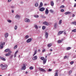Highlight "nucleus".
<instances>
[{"instance_id": "54", "label": "nucleus", "mask_w": 76, "mask_h": 76, "mask_svg": "<svg viewBox=\"0 0 76 76\" xmlns=\"http://www.w3.org/2000/svg\"><path fill=\"white\" fill-rule=\"evenodd\" d=\"M50 71H51V69H49L48 70V71L49 72H50Z\"/></svg>"}, {"instance_id": "29", "label": "nucleus", "mask_w": 76, "mask_h": 76, "mask_svg": "<svg viewBox=\"0 0 76 76\" xmlns=\"http://www.w3.org/2000/svg\"><path fill=\"white\" fill-rule=\"evenodd\" d=\"M34 17L35 18H38L39 17V15H34Z\"/></svg>"}, {"instance_id": "39", "label": "nucleus", "mask_w": 76, "mask_h": 76, "mask_svg": "<svg viewBox=\"0 0 76 76\" xmlns=\"http://www.w3.org/2000/svg\"><path fill=\"white\" fill-rule=\"evenodd\" d=\"M9 51V52H8V54L10 56V54L12 53V51L10 50V51Z\"/></svg>"}, {"instance_id": "44", "label": "nucleus", "mask_w": 76, "mask_h": 76, "mask_svg": "<svg viewBox=\"0 0 76 76\" xmlns=\"http://www.w3.org/2000/svg\"><path fill=\"white\" fill-rule=\"evenodd\" d=\"M76 31V29H75L72 30V32H75Z\"/></svg>"}, {"instance_id": "6", "label": "nucleus", "mask_w": 76, "mask_h": 76, "mask_svg": "<svg viewBox=\"0 0 76 76\" xmlns=\"http://www.w3.org/2000/svg\"><path fill=\"white\" fill-rule=\"evenodd\" d=\"M24 22L28 23L30 22V20L29 19L26 18L24 20Z\"/></svg>"}, {"instance_id": "11", "label": "nucleus", "mask_w": 76, "mask_h": 76, "mask_svg": "<svg viewBox=\"0 0 76 76\" xmlns=\"http://www.w3.org/2000/svg\"><path fill=\"white\" fill-rule=\"evenodd\" d=\"M0 59H1L3 61H6V58L0 56Z\"/></svg>"}, {"instance_id": "36", "label": "nucleus", "mask_w": 76, "mask_h": 76, "mask_svg": "<svg viewBox=\"0 0 76 76\" xmlns=\"http://www.w3.org/2000/svg\"><path fill=\"white\" fill-rule=\"evenodd\" d=\"M17 47H18V46H17V45H16L14 46V48L15 50V49H16V48H17Z\"/></svg>"}, {"instance_id": "34", "label": "nucleus", "mask_w": 76, "mask_h": 76, "mask_svg": "<svg viewBox=\"0 0 76 76\" xmlns=\"http://www.w3.org/2000/svg\"><path fill=\"white\" fill-rule=\"evenodd\" d=\"M72 24H74V25H76V21H74V22L72 23Z\"/></svg>"}, {"instance_id": "45", "label": "nucleus", "mask_w": 76, "mask_h": 76, "mask_svg": "<svg viewBox=\"0 0 76 76\" xmlns=\"http://www.w3.org/2000/svg\"><path fill=\"white\" fill-rule=\"evenodd\" d=\"M64 11V10L63 9H62L61 10V12H63Z\"/></svg>"}, {"instance_id": "28", "label": "nucleus", "mask_w": 76, "mask_h": 76, "mask_svg": "<svg viewBox=\"0 0 76 76\" xmlns=\"http://www.w3.org/2000/svg\"><path fill=\"white\" fill-rule=\"evenodd\" d=\"M71 49V48L70 47H68L66 48V50L68 51V50H70Z\"/></svg>"}, {"instance_id": "56", "label": "nucleus", "mask_w": 76, "mask_h": 76, "mask_svg": "<svg viewBox=\"0 0 76 76\" xmlns=\"http://www.w3.org/2000/svg\"><path fill=\"white\" fill-rule=\"evenodd\" d=\"M76 3L75 4V5L74 6V7H76Z\"/></svg>"}, {"instance_id": "25", "label": "nucleus", "mask_w": 76, "mask_h": 76, "mask_svg": "<svg viewBox=\"0 0 76 76\" xmlns=\"http://www.w3.org/2000/svg\"><path fill=\"white\" fill-rule=\"evenodd\" d=\"M35 5L36 7H38V3L37 2H36L35 3Z\"/></svg>"}, {"instance_id": "50", "label": "nucleus", "mask_w": 76, "mask_h": 76, "mask_svg": "<svg viewBox=\"0 0 76 76\" xmlns=\"http://www.w3.org/2000/svg\"><path fill=\"white\" fill-rule=\"evenodd\" d=\"M16 54H16V53H15V54H14V57H16Z\"/></svg>"}, {"instance_id": "38", "label": "nucleus", "mask_w": 76, "mask_h": 76, "mask_svg": "<svg viewBox=\"0 0 76 76\" xmlns=\"http://www.w3.org/2000/svg\"><path fill=\"white\" fill-rule=\"evenodd\" d=\"M7 21L8 22H10V23H11L12 22V20H7Z\"/></svg>"}, {"instance_id": "22", "label": "nucleus", "mask_w": 76, "mask_h": 76, "mask_svg": "<svg viewBox=\"0 0 76 76\" xmlns=\"http://www.w3.org/2000/svg\"><path fill=\"white\" fill-rule=\"evenodd\" d=\"M69 14H70V12H66L65 13V15H69Z\"/></svg>"}, {"instance_id": "43", "label": "nucleus", "mask_w": 76, "mask_h": 76, "mask_svg": "<svg viewBox=\"0 0 76 76\" xmlns=\"http://www.w3.org/2000/svg\"><path fill=\"white\" fill-rule=\"evenodd\" d=\"M72 70H70L69 71V74H71V73H72Z\"/></svg>"}, {"instance_id": "51", "label": "nucleus", "mask_w": 76, "mask_h": 76, "mask_svg": "<svg viewBox=\"0 0 76 76\" xmlns=\"http://www.w3.org/2000/svg\"><path fill=\"white\" fill-rule=\"evenodd\" d=\"M12 0H8V2H10Z\"/></svg>"}, {"instance_id": "19", "label": "nucleus", "mask_w": 76, "mask_h": 76, "mask_svg": "<svg viewBox=\"0 0 76 76\" xmlns=\"http://www.w3.org/2000/svg\"><path fill=\"white\" fill-rule=\"evenodd\" d=\"M15 18H20V16L18 15H17L15 16Z\"/></svg>"}, {"instance_id": "31", "label": "nucleus", "mask_w": 76, "mask_h": 76, "mask_svg": "<svg viewBox=\"0 0 76 76\" xmlns=\"http://www.w3.org/2000/svg\"><path fill=\"white\" fill-rule=\"evenodd\" d=\"M61 40H59L58 41V44H60L61 42Z\"/></svg>"}, {"instance_id": "30", "label": "nucleus", "mask_w": 76, "mask_h": 76, "mask_svg": "<svg viewBox=\"0 0 76 76\" xmlns=\"http://www.w3.org/2000/svg\"><path fill=\"white\" fill-rule=\"evenodd\" d=\"M62 22V20H60L59 22V24L60 25H61Z\"/></svg>"}, {"instance_id": "7", "label": "nucleus", "mask_w": 76, "mask_h": 76, "mask_svg": "<svg viewBox=\"0 0 76 76\" xmlns=\"http://www.w3.org/2000/svg\"><path fill=\"white\" fill-rule=\"evenodd\" d=\"M9 36V33L7 32L5 33L4 34V37L5 38H7Z\"/></svg>"}, {"instance_id": "21", "label": "nucleus", "mask_w": 76, "mask_h": 76, "mask_svg": "<svg viewBox=\"0 0 76 76\" xmlns=\"http://www.w3.org/2000/svg\"><path fill=\"white\" fill-rule=\"evenodd\" d=\"M46 61H47V59H44L43 61V64H45L46 63Z\"/></svg>"}, {"instance_id": "49", "label": "nucleus", "mask_w": 76, "mask_h": 76, "mask_svg": "<svg viewBox=\"0 0 76 76\" xmlns=\"http://www.w3.org/2000/svg\"><path fill=\"white\" fill-rule=\"evenodd\" d=\"M18 53V50H17L15 53V54H17V53Z\"/></svg>"}, {"instance_id": "33", "label": "nucleus", "mask_w": 76, "mask_h": 76, "mask_svg": "<svg viewBox=\"0 0 76 76\" xmlns=\"http://www.w3.org/2000/svg\"><path fill=\"white\" fill-rule=\"evenodd\" d=\"M15 29L16 30L18 29V26H15L14 27Z\"/></svg>"}, {"instance_id": "60", "label": "nucleus", "mask_w": 76, "mask_h": 76, "mask_svg": "<svg viewBox=\"0 0 76 76\" xmlns=\"http://www.w3.org/2000/svg\"><path fill=\"white\" fill-rule=\"evenodd\" d=\"M12 13H13V12H14V10H12Z\"/></svg>"}, {"instance_id": "62", "label": "nucleus", "mask_w": 76, "mask_h": 76, "mask_svg": "<svg viewBox=\"0 0 76 76\" xmlns=\"http://www.w3.org/2000/svg\"><path fill=\"white\" fill-rule=\"evenodd\" d=\"M50 55H51V53H50V54H49L48 55V56H50Z\"/></svg>"}, {"instance_id": "32", "label": "nucleus", "mask_w": 76, "mask_h": 76, "mask_svg": "<svg viewBox=\"0 0 76 76\" xmlns=\"http://www.w3.org/2000/svg\"><path fill=\"white\" fill-rule=\"evenodd\" d=\"M49 11L50 13H53L54 12V11L53 10H49Z\"/></svg>"}, {"instance_id": "20", "label": "nucleus", "mask_w": 76, "mask_h": 76, "mask_svg": "<svg viewBox=\"0 0 76 76\" xmlns=\"http://www.w3.org/2000/svg\"><path fill=\"white\" fill-rule=\"evenodd\" d=\"M10 50L9 49H5L4 50L5 52H8V51H10Z\"/></svg>"}, {"instance_id": "47", "label": "nucleus", "mask_w": 76, "mask_h": 76, "mask_svg": "<svg viewBox=\"0 0 76 76\" xmlns=\"http://www.w3.org/2000/svg\"><path fill=\"white\" fill-rule=\"evenodd\" d=\"M9 55L8 54H5V56H6V57L7 56H9Z\"/></svg>"}, {"instance_id": "42", "label": "nucleus", "mask_w": 76, "mask_h": 76, "mask_svg": "<svg viewBox=\"0 0 76 76\" xmlns=\"http://www.w3.org/2000/svg\"><path fill=\"white\" fill-rule=\"evenodd\" d=\"M73 63H74V62H73V61H71L70 62V64H71V65L73 64Z\"/></svg>"}, {"instance_id": "52", "label": "nucleus", "mask_w": 76, "mask_h": 76, "mask_svg": "<svg viewBox=\"0 0 76 76\" xmlns=\"http://www.w3.org/2000/svg\"><path fill=\"white\" fill-rule=\"evenodd\" d=\"M45 50L44 49L42 50V52H45Z\"/></svg>"}, {"instance_id": "5", "label": "nucleus", "mask_w": 76, "mask_h": 76, "mask_svg": "<svg viewBox=\"0 0 76 76\" xmlns=\"http://www.w3.org/2000/svg\"><path fill=\"white\" fill-rule=\"evenodd\" d=\"M5 44V42H3L2 43L0 46V47L1 49H2L3 48V45H4Z\"/></svg>"}, {"instance_id": "23", "label": "nucleus", "mask_w": 76, "mask_h": 76, "mask_svg": "<svg viewBox=\"0 0 76 76\" xmlns=\"http://www.w3.org/2000/svg\"><path fill=\"white\" fill-rule=\"evenodd\" d=\"M56 72L55 73V76H58V70H56Z\"/></svg>"}, {"instance_id": "14", "label": "nucleus", "mask_w": 76, "mask_h": 76, "mask_svg": "<svg viewBox=\"0 0 76 76\" xmlns=\"http://www.w3.org/2000/svg\"><path fill=\"white\" fill-rule=\"evenodd\" d=\"M31 41H32V39H28L27 40L26 42H31Z\"/></svg>"}, {"instance_id": "63", "label": "nucleus", "mask_w": 76, "mask_h": 76, "mask_svg": "<svg viewBox=\"0 0 76 76\" xmlns=\"http://www.w3.org/2000/svg\"><path fill=\"white\" fill-rule=\"evenodd\" d=\"M38 51L39 52H40V51H41V50H40V49H39L38 50Z\"/></svg>"}, {"instance_id": "4", "label": "nucleus", "mask_w": 76, "mask_h": 76, "mask_svg": "<svg viewBox=\"0 0 76 76\" xmlns=\"http://www.w3.org/2000/svg\"><path fill=\"white\" fill-rule=\"evenodd\" d=\"M39 70L40 71H41V72H46V71L45 69L41 68H39Z\"/></svg>"}, {"instance_id": "57", "label": "nucleus", "mask_w": 76, "mask_h": 76, "mask_svg": "<svg viewBox=\"0 0 76 76\" xmlns=\"http://www.w3.org/2000/svg\"><path fill=\"white\" fill-rule=\"evenodd\" d=\"M72 17H75V14H73L72 15Z\"/></svg>"}, {"instance_id": "24", "label": "nucleus", "mask_w": 76, "mask_h": 76, "mask_svg": "<svg viewBox=\"0 0 76 76\" xmlns=\"http://www.w3.org/2000/svg\"><path fill=\"white\" fill-rule=\"evenodd\" d=\"M52 45H53V44L52 43H49L48 45V47H50L52 46Z\"/></svg>"}, {"instance_id": "17", "label": "nucleus", "mask_w": 76, "mask_h": 76, "mask_svg": "<svg viewBox=\"0 0 76 76\" xmlns=\"http://www.w3.org/2000/svg\"><path fill=\"white\" fill-rule=\"evenodd\" d=\"M42 5H43L42 3V2H40V5L39 7V8H40V7H41L42 6Z\"/></svg>"}, {"instance_id": "59", "label": "nucleus", "mask_w": 76, "mask_h": 76, "mask_svg": "<svg viewBox=\"0 0 76 76\" xmlns=\"http://www.w3.org/2000/svg\"><path fill=\"white\" fill-rule=\"evenodd\" d=\"M64 34L65 35H66V32L64 31Z\"/></svg>"}, {"instance_id": "48", "label": "nucleus", "mask_w": 76, "mask_h": 76, "mask_svg": "<svg viewBox=\"0 0 76 76\" xmlns=\"http://www.w3.org/2000/svg\"><path fill=\"white\" fill-rule=\"evenodd\" d=\"M13 55H11L10 57V59H12V57H13Z\"/></svg>"}, {"instance_id": "40", "label": "nucleus", "mask_w": 76, "mask_h": 76, "mask_svg": "<svg viewBox=\"0 0 76 76\" xmlns=\"http://www.w3.org/2000/svg\"><path fill=\"white\" fill-rule=\"evenodd\" d=\"M45 28V26H43L42 27V29H43V30H44Z\"/></svg>"}, {"instance_id": "55", "label": "nucleus", "mask_w": 76, "mask_h": 76, "mask_svg": "<svg viewBox=\"0 0 76 76\" xmlns=\"http://www.w3.org/2000/svg\"><path fill=\"white\" fill-rule=\"evenodd\" d=\"M47 56H46L45 57V60H47Z\"/></svg>"}, {"instance_id": "58", "label": "nucleus", "mask_w": 76, "mask_h": 76, "mask_svg": "<svg viewBox=\"0 0 76 76\" xmlns=\"http://www.w3.org/2000/svg\"><path fill=\"white\" fill-rule=\"evenodd\" d=\"M50 51H53V50H52V49H50Z\"/></svg>"}, {"instance_id": "41", "label": "nucleus", "mask_w": 76, "mask_h": 76, "mask_svg": "<svg viewBox=\"0 0 76 76\" xmlns=\"http://www.w3.org/2000/svg\"><path fill=\"white\" fill-rule=\"evenodd\" d=\"M64 5L61 6L60 7V8H61V9L62 8H64Z\"/></svg>"}, {"instance_id": "53", "label": "nucleus", "mask_w": 76, "mask_h": 76, "mask_svg": "<svg viewBox=\"0 0 76 76\" xmlns=\"http://www.w3.org/2000/svg\"><path fill=\"white\" fill-rule=\"evenodd\" d=\"M66 57H67V56H64V58L65 59V58H66Z\"/></svg>"}, {"instance_id": "10", "label": "nucleus", "mask_w": 76, "mask_h": 76, "mask_svg": "<svg viewBox=\"0 0 76 76\" xmlns=\"http://www.w3.org/2000/svg\"><path fill=\"white\" fill-rule=\"evenodd\" d=\"M33 60H37V56H34L32 58Z\"/></svg>"}, {"instance_id": "61", "label": "nucleus", "mask_w": 76, "mask_h": 76, "mask_svg": "<svg viewBox=\"0 0 76 76\" xmlns=\"http://www.w3.org/2000/svg\"><path fill=\"white\" fill-rule=\"evenodd\" d=\"M21 4H23V2L22 1L21 2Z\"/></svg>"}, {"instance_id": "26", "label": "nucleus", "mask_w": 76, "mask_h": 76, "mask_svg": "<svg viewBox=\"0 0 76 76\" xmlns=\"http://www.w3.org/2000/svg\"><path fill=\"white\" fill-rule=\"evenodd\" d=\"M37 50H35L34 52V54L33 55V56H34L35 54H37Z\"/></svg>"}, {"instance_id": "16", "label": "nucleus", "mask_w": 76, "mask_h": 76, "mask_svg": "<svg viewBox=\"0 0 76 76\" xmlns=\"http://www.w3.org/2000/svg\"><path fill=\"white\" fill-rule=\"evenodd\" d=\"M57 23H55V24L54 25V28H56L57 27Z\"/></svg>"}, {"instance_id": "9", "label": "nucleus", "mask_w": 76, "mask_h": 76, "mask_svg": "<svg viewBox=\"0 0 76 76\" xmlns=\"http://www.w3.org/2000/svg\"><path fill=\"white\" fill-rule=\"evenodd\" d=\"M64 32V31H59L58 33V35H60V34H62Z\"/></svg>"}, {"instance_id": "15", "label": "nucleus", "mask_w": 76, "mask_h": 76, "mask_svg": "<svg viewBox=\"0 0 76 76\" xmlns=\"http://www.w3.org/2000/svg\"><path fill=\"white\" fill-rule=\"evenodd\" d=\"M39 58V59H40V60H44V57L42 56H40Z\"/></svg>"}, {"instance_id": "64", "label": "nucleus", "mask_w": 76, "mask_h": 76, "mask_svg": "<svg viewBox=\"0 0 76 76\" xmlns=\"http://www.w3.org/2000/svg\"><path fill=\"white\" fill-rule=\"evenodd\" d=\"M61 42H62V41H63V39H61Z\"/></svg>"}, {"instance_id": "1", "label": "nucleus", "mask_w": 76, "mask_h": 76, "mask_svg": "<svg viewBox=\"0 0 76 76\" xmlns=\"http://www.w3.org/2000/svg\"><path fill=\"white\" fill-rule=\"evenodd\" d=\"M0 66L1 67V69L2 70H6L7 69V64H1L0 65Z\"/></svg>"}, {"instance_id": "2", "label": "nucleus", "mask_w": 76, "mask_h": 76, "mask_svg": "<svg viewBox=\"0 0 76 76\" xmlns=\"http://www.w3.org/2000/svg\"><path fill=\"white\" fill-rule=\"evenodd\" d=\"M42 24L46 25V26H48L49 23L47 21H45L42 23Z\"/></svg>"}, {"instance_id": "18", "label": "nucleus", "mask_w": 76, "mask_h": 76, "mask_svg": "<svg viewBox=\"0 0 76 76\" xmlns=\"http://www.w3.org/2000/svg\"><path fill=\"white\" fill-rule=\"evenodd\" d=\"M50 4L51 6H54V2H53V1H51L50 2Z\"/></svg>"}, {"instance_id": "13", "label": "nucleus", "mask_w": 76, "mask_h": 76, "mask_svg": "<svg viewBox=\"0 0 76 76\" xmlns=\"http://www.w3.org/2000/svg\"><path fill=\"white\" fill-rule=\"evenodd\" d=\"M45 38H46V39H47L48 37V33H47V32L45 33Z\"/></svg>"}, {"instance_id": "8", "label": "nucleus", "mask_w": 76, "mask_h": 76, "mask_svg": "<svg viewBox=\"0 0 76 76\" xmlns=\"http://www.w3.org/2000/svg\"><path fill=\"white\" fill-rule=\"evenodd\" d=\"M44 10H45V8L44 7L41 8L39 9V11H41V12H42L44 11Z\"/></svg>"}, {"instance_id": "27", "label": "nucleus", "mask_w": 76, "mask_h": 76, "mask_svg": "<svg viewBox=\"0 0 76 76\" xmlns=\"http://www.w3.org/2000/svg\"><path fill=\"white\" fill-rule=\"evenodd\" d=\"M29 69L30 70H33V69H34V67L33 66H31L29 67Z\"/></svg>"}, {"instance_id": "35", "label": "nucleus", "mask_w": 76, "mask_h": 76, "mask_svg": "<svg viewBox=\"0 0 76 76\" xmlns=\"http://www.w3.org/2000/svg\"><path fill=\"white\" fill-rule=\"evenodd\" d=\"M34 27H35L36 29H38V26H37V25H35L34 26Z\"/></svg>"}, {"instance_id": "12", "label": "nucleus", "mask_w": 76, "mask_h": 76, "mask_svg": "<svg viewBox=\"0 0 76 76\" xmlns=\"http://www.w3.org/2000/svg\"><path fill=\"white\" fill-rule=\"evenodd\" d=\"M45 14L46 15H48V13H49V11H48V9L47 8L46 10V11L45 12Z\"/></svg>"}, {"instance_id": "46", "label": "nucleus", "mask_w": 76, "mask_h": 76, "mask_svg": "<svg viewBox=\"0 0 76 76\" xmlns=\"http://www.w3.org/2000/svg\"><path fill=\"white\" fill-rule=\"evenodd\" d=\"M42 18L43 19H45V18H46V17L44 16H42Z\"/></svg>"}, {"instance_id": "3", "label": "nucleus", "mask_w": 76, "mask_h": 76, "mask_svg": "<svg viewBox=\"0 0 76 76\" xmlns=\"http://www.w3.org/2000/svg\"><path fill=\"white\" fill-rule=\"evenodd\" d=\"M23 66L21 68V70H25L26 69V65L25 64H23Z\"/></svg>"}, {"instance_id": "37", "label": "nucleus", "mask_w": 76, "mask_h": 76, "mask_svg": "<svg viewBox=\"0 0 76 76\" xmlns=\"http://www.w3.org/2000/svg\"><path fill=\"white\" fill-rule=\"evenodd\" d=\"M29 38V36L28 35H26L25 37V39H27V38Z\"/></svg>"}]
</instances>
